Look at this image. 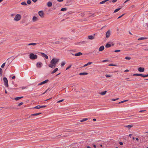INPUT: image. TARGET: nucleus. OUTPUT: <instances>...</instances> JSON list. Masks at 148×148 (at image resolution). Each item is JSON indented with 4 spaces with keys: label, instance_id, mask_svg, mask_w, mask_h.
I'll list each match as a JSON object with an SVG mask.
<instances>
[{
    "label": "nucleus",
    "instance_id": "1",
    "mask_svg": "<svg viewBox=\"0 0 148 148\" xmlns=\"http://www.w3.org/2000/svg\"><path fill=\"white\" fill-rule=\"evenodd\" d=\"M59 60V59L54 58H53L50 62L51 65H56L58 64ZM49 65H51V64Z\"/></svg>",
    "mask_w": 148,
    "mask_h": 148
},
{
    "label": "nucleus",
    "instance_id": "2",
    "mask_svg": "<svg viewBox=\"0 0 148 148\" xmlns=\"http://www.w3.org/2000/svg\"><path fill=\"white\" fill-rule=\"evenodd\" d=\"M29 58L31 59L34 60L36 59L37 58V55L31 53L29 55Z\"/></svg>",
    "mask_w": 148,
    "mask_h": 148
},
{
    "label": "nucleus",
    "instance_id": "3",
    "mask_svg": "<svg viewBox=\"0 0 148 148\" xmlns=\"http://www.w3.org/2000/svg\"><path fill=\"white\" fill-rule=\"evenodd\" d=\"M21 17L20 14H17L15 16L14 19L16 21H18L21 19Z\"/></svg>",
    "mask_w": 148,
    "mask_h": 148
},
{
    "label": "nucleus",
    "instance_id": "4",
    "mask_svg": "<svg viewBox=\"0 0 148 148\" xmlns=\"http://www.w3.org/2000/svg\"><path fill=\"white\" fill-rule=\"evenodd\" d=\"M3 80L4 83V85L6 87H8V80L7 78L4 77L3 78Z\"/></svg>",
    "mask_w": 148,
    "mask_h": 148
},
{
    "label": "nucleus",
    "instance_id": "5",
    "mask_svg": "<svg viewBox=\"0 0 148 148\" xmlns=\"http://www.w3.org/2000/svg\"><path fill=\"white\" fill-rule=\"evenodd\" d=\"M38 14L42 18L44 17V13L43 11H40L38 12Z\"/></svg>",
    "mask_w": 148,
    "mask_h": 148
},
{
    "label": "nucleus",
    "instance_id": "6",
    "mask_svg": "<svg viewBox=\"0 0 148 148\" xmlns=\"http://www.w3.org/2000/svg\"><path fill=\"white\" fill-rule=\"evenodd\" d=\"M111 34V32L110 30H108L106 32V37L108 38H109Z\"/></svg>",
    "mask_w": 148,
    "mask_h": 148
},
{
    "label": "nucleus",
    "instance_id": "7",
    "mask_svg": "<svg viewBox=\"0 0 148 148\" xmlns=\"http://www.w3.org/2000/svg\"><path fill=\"white\" fill-rule=\"evenodd\" d=\"M49 81V80L48 79H47L43 82H40V84H38V85H42L46 83L47 82Z\"/></svg>",
    "mask_w": 148,
    "mask_h": 148
},
{
    "label": "nucleus",
    "instance_id": "8",
    "mask_svg": "<svg viewBox=\"0 0 148 148\" xmlns=\"http://www.w3.org/2000/svg\"><path fill=\"white\" fill-rule=\"evenodd\" d=\"M133 76H141L142 77H144V75L142 74L136 73L133 75Z\"/></svg>",
    "mask_w": 148,
    "mask_h": 148
},
{
    "label": "nucleus",
    "instance_id": "9",
    "mask_svg": "<svg viewBox=\"0 0 148 148\" xmlns=\"http://www.w3.org/2000/svg\"><path fill=\"white\" fill-rule=\"evenodd\" d=\"M138 71L140 72H143L144 71V68L142 67L139 68L138 69Z\"/></svg>",
    "mask_w": 148,
    "mask_h": 148
},
{
    "label": "nucleus",
    "instance_id": "10",
    "mask_svg": "<svg viewBox=\"0 0 148 148\" xmlns=\"http://www.w3.org/2000/svg\"><path fill=\"white\" fill-rule=\"evenodd\" d=\"M104 49V47L103 46H101L99 49V50L100 51H103Z\"/></svg>",
    "mask_w": 148,
    "mask_h": 148
},
{
    "label": "nucleus",
    "instance_id": "11",
    "mask_svg": "<svg viewBox=\"0 0 148 148\" xmlns=\"http://www.w3.org/2000/svg\"><path fill=\"white\" fill-rule=\"evenodd\" d=\"M41 54L42 55V56L43 57H45L46 59H48V56L47 55H46L44 53H41Z\"/></svg>",
    "mask_w": 148,
    "mask_h": 148
},
{
    "label": "nucleus",
    "instance_id": "12",
    "mask_svg": "<svg viewBox=\"0 0 148 148\" xmlns=\"http://www.w3.org/2000/svg\"><path fill=\"white\" fill-rule=\"evenodd\" d=\"M82 53L81 52H79L77 53H75V54H74V55H75V56H81V55H82Z\"/></svg>",
    "mask_w": 148,
    "mask_h": 148
},
{
    "label": "nucleus",
    "instance_id": "13",
    "mask_svg": "<svg viewBox=\"0 0 148 148\" xmlns=\"http://www.w3.org/2000/svg\"><path fill=\"white\" fill-rule=\"evenodd\" d=\"M94 37L92 35H90L88 36V38L89 39L92 40L94 39Z\"/></svg>",
    "mask_w": 148,
    "mask_h": 148
},
{
    "label": "nucleus",
    "instance_id": "14",
    "mask_svg": "<svg viewBox=\"0 0 148 148\" xmlns=\"http://www.w3.org/2000/svg\"><path fill=\"white\" fill-rule=\"evenodd\" d=\"M88 74V73L86 72L81 73H79V75H85Z\"/></svg>",
    "mask_w": 148,
    "mask_h": 148
},
{
    "label": "nucleus",
    "instance_id": "15",
    "mask_svg": "<svg viewBox=\"0 0 148 148\" xmlns=\"http://www.w3.org/2000/svg\"><path fill=\"white\" fill-rule=\"evenodd\" d=\"M52 3L50 1H49L47 3V6L49 7H51L52 6Z\"/></svg>",
    "mask_w": 148,
    "mask_h": 148
},
{
    "label": "nucleus",
    "instance_id": "16",
    "mask_svg": "<svg viewBox=\"0 0 148 148\" xmlns=\"http://www.w3.org/2000/svg\"><path fill=\"white\" fill-rule=\"evenodd\" d=\"M38 18L37 17L34 16L33 17L32 20L33 22H35L37 21Z\"/></svg>",
    "mask_w": 148,
    "mask_h": 148
},
{
    "label": "nucleus",
    "instance_id": "17",
    "mask_svg": "<svg viewBox=\"0 0 148 148\" xmlns=\"http://www.w3.org/2000/svg\"><path fill=\"white\" fill-rule=\"evenodd\" d=\"M122 8V7L121 6L120 8L116 9L114 10V13H116L119 11Z\"/></svg>",
    "mask_w": 148,
    "mask_h": 148
},
{
    "label": "nucleus",
    "instance_id": "18",
    "mask_svg": "<svg viewBox=\"0 0 148 148\" xmlns=\"http://www.w3.org/2000/svg\"><path fill=\"white\" fill-rule=\"evenodd\" d=\"M147 39V38L146 37H140L138 39V40H142L146 39Z\"/></svg>",
    "mask_w": 148,
    "mask_h": 148
},
{
    "label": "nucleus",
    "instance_id": "19",
    "mask_svg": "<svg viewBox=\"0 0 148 148\" xmlns=\"http://www.w3.org/2000/svg\"><path fill=\"white\" fill-rule=\"evenodd\" d=\"M111 44L108 43L106 44V45L105 47L106 48H109V47H111Z\"/></svg>",
    "mask_w": 148,
    "mask_h": 148
},
{
    "label": "nucleus",
    "instance_id": "20",
    "mask_svg": "<svg viewBox=\"0 0 148 148\" xmlns=\"http://www.w3.org/2000/svg\"><path fill=\"white\" fill-rule=\"evenodd\" d=\"M23 97L22 96V97H16L14 99L15 100H16V101H17V100H18L20 99H21L22 98H23Z\"/></svg>",
    "mask_w": 148,
    "mask_h": 148
},
{
    "label": "nucleus",
    "instance_id": "21",
    "mask_svg": "<svg viewBox=\"0 0 148 148\" xmlns=\"http://www.w3.org/2000/svg\"><path fill=\"white\" fill-rule=\"evenodd\" d=\"M110 62V60H106L102 61H100V62Z\"/></svg>",
    "mask_w": 148,
    "mask_h": 148
},
{
    "label": "nucleus",
    "instance_id": "22",
    "mask_svg": "<svg viewBox=\"0 0 148 148\" xmlns=\"http://www.w3.org/2000/svg\"><path fill=\"white\" fill-rule=\"evenodd\" d=\"M58 70V68H56L55 69H54L52 72L51 73L53 74L55 73Z\"/></svg>",
    "mask_w": 148,
    "mask_h": 148
},
{
    "label": "nucleus",
    "instance_id": "23",
    "mask_svg": "<svg viewBox=\"0 0 148 148\" xmlns=\"http://www.w3.org/2000/svg\"><path fill=\"white\" fill-rule=\"evenodd\" d=\"M109 0H105L99 3V4H103V3H105L107 1H108Z\"/></svg>",
    "mask_w": 148,
    "mask_h": 148
},
{
    "label": "nucleus",
    "instance_id": "24",
    "mask_svg": "<svg viewBox=\"0 0 148 148\" xmlns=\"http://www.w3.org/2000/svg\"><path fill=\"white\" fill-rule=\"evenodd\" d=\"M41 114V112H40V113H38L34 114H32L31 116H37L39 114Z\"/></svg>",
    "mask_w": 148,
    "mask_h": 148
},
{
    "label": "nucleus",
    "instance_id": "25",
    "mask_svg": "<svg viewBox=\"0 0 148 148\" xmlns=\"http://www.w3.org/2000/svg\"><path fill=\"white\" fill-rule=\"evenodd\" d=\"M88 120L87 118H84L83 119L80 120V122H82L84 121H85Z\"/></svg>",
    "mask_w": 148,
    "mask_h": 148
},
{
    "label": "nucleus",
    "instance_id": "26",
    "mask_svg": "<svg viewBox=\"0 0 148 148\" xmlns=\"http://www.w3.org/2000/svg\"><path fill=\"white\" fill-rule=\"evenodd\" d=\"M34 108L39 109L40 108V106L38 105L34 107Z\"/></svg>",
    "mask_w": 148,
    "mask_h": 148
},
{
    "label": "nucleus",
    "instance_id": "27",
    "mask_svg": "<svg viewBox=\"0 0 148 148\" xmlns=\"http://www.w3.org/2000/svg\"><path fill=\"white\" fill-rule=\"evenodd\" d=\"M37 44V43H32L29 44L28 45L30 46L31 45H35Z\"/></svg>",
    "mask_w": 148,
    "mask_h": 148
},
{
    "label": "nucleus",
    "instance_id": "28",
    "mask_svg": "<svg viewBox=\"0 0 148 148\" xmlns=\"http://www.w3.org/2000/svg\"><path fill=\"white\" fill-rule=\"evenodd\" d=\"M21 4L22 5H27V3H26V2L25 1L21 3Z\"/></svg>",
    "mask_w": 148,
    "mask_h": 148
},
{
    "label": "nucleus",
    "instance_id": "29",
    "mask_svg": "<svg viewBox=\"0 0 148 148\" xmlns=\"http://www.w3.org/2000/svg\"><path fill=\"white\" fill-rule=\"evenodd\" d=\"M133 126L132 125H127L126 126H125V127H127L128 128V129H130V128L131 127H132Z\"/></svg>",
    "mask_w": 148,
    "mask_h": 148
},
{
    "label": "nucleus",
    "instance_id": "30",
    "mask_svg": "<svg viewBox=\"0 0 148 148\" xmlns=\"http://www.w3.org/2000/svg\"><path fill=\"white\" fill-rule=\"evenodd\" d=\"M93 63L91 62H89L88 63H84V65H90L91 64H92Z\"/></svg>",
    "mask_w": 148,
    "mask_h": 148
},
{
    "label": "nucleus",
    "instance_id": "31",
    "mask_svg": "<svg viewBox=\"0 0 148 148\" xmlns=\"http://www.w3.org/2000/svg\"><path fill=\"white\" fill-rule=\"evenodd\" d=\"M67 10V8H62L61 9V11H66Z\"/></svg>",
    "mask_w": 148,
    "mask_h": 148
},
{
    "label": "nucleus",
    "instance_id": "32",
    "mask_svg": "<svg viewBox=\"0 0 148 148\" xmlns=\"http://www.w3.org/2000/svg\"><path fill=\"white\" fill-rule=\"evenodd\" d=\"M106 91H105L103 92H101L100 94L102 95H104L106 93Z\"/></svg>",
    "mask_w": 148,
    "mask_h": 148
},
{
    "label": "nucleus",
    "instance_id": "33",
    "mask_svg": "<svg viewBox=\"0 0 148 148\" xmlns=\"http://www.w3.org/2000/svg\"><path fill=\"white\" fill-rule=\"evenodd\" d=\"M128 100H124V101H121L119 102V103H124V102H125L126 101H128Z\"/></svg>",
    "mask_w": 148,
    "mask_h": 148
},
{
    "label": "nucleus",
    "instance_id": "34",
    "mask_svg": "<svg viewBox=\"0 0 148 148\" xmlns=\"http://www.w3.org/2000/svg\"><path fill=\"white\" fill-rule=\"evenodd\" d=\"M2 73H3L2 69L1 68H0V75L1 76L2 75Z\"/></svg>",
    "mask_w": 148,
    "mask_h": 148
},
{
    "label": "nucleus",
    "instance_id": "35",
    "mask_svg": "<svg viewBox=\"0 0 148 148\" xmlns=\"http://www.w3.org/2000/svg\"><path fill=\"white\" fill-rule=\"evenodd\" d=\"M84 13H82L79 14V15H80L82 17H83L84 16Z\"/></svg>",
    "mask_w": 148,
    "mask_h": 148
},
{
    "label": "nucleus",
    "instance_id": "36",
    "mask_svg": "<svg viewBox=\"0 0 148 148\" xmlns=\"http://www.w3.org/2000/svg\"><path fill=\"white\" fill-rule=\"evenodd\" d=\"M125 58L126 60H130L131 59V58L127 56L125 57Z\"/></svg>",
    "mask_w": 148,
    "mask_h": 148
},
{
    "label": "nucleus",
    "instance_id": "37",
    "mask_svg": "<svg viewBox=\"0 0 148 148\" xmlns=\"http://www.w3.org/2000/svg\"><path fill=\"white\" fill-rule=\"evenodd\" d=\"M27 3L28 4H30L31 3V1L30 0H28L27 1Z\"/></svg>",
    "mask_w": 148,
    "mask_h": 148
},
{
    "label": "nucleus",
    "instance_id": "38",
    "mask_svg": "<svg viewBox=\"0 0 148 148\" xmlns=\"http://www.w3.org/2000/svg\"><path fill=\"white\" fill-rule=\"evenodd\" d=\"M65 64H66V62L65 61H63L62 62L61 65H65Z\"/></svg>",
    "mask_w": 148,
    "mask_h": 148
},
{
    "label": "nucleus",
    "instance_id": "39",
    "mask_svg": "<svg viewBox=\"0 0 148 148\" xmlns=\"http://www.w3.org/2000/svg\"><path fill=\"white\" fill-rule=\"evenodd\" d=\"M50 67L52 68H54L55 67V65H49Z\"/></svg>",
    "mask_w": 148,
    "mask_h": 148
},
{
    "label": "nucleus",
    "instance_id": "40",
    "mask_svg": "<svg viewBox=\"0 0 148 148\" xmlns=\"http://www.w3.org/2000/svg\"><path fill=\"white\" fill-rule=\"evenodd\" d=\"M143 49L144 50L148 51V48H144Z\"/></svg>",
    "mask_w": 148,
    "mask_h": 148
},
{
    "label": "nucleus",
    "instance_id": "41",
    "mask_svg": "<svg viewBox=\"0 0 148 148\" xmlns=\"http://www.w3.org/2000/svg\"><path fill=\"white\" fill-rule=\"evenodd\" d=\"M42 64L41 62H38L37 63L36 65H42Z\"/></svg>",
    "mask_w": 148,
    "mask_h": 148
},
{
    "label": "nucleus",
    "instance_id": "42",
    "mask_svg": "<svg viewBox=\"0 0 148 148\" xmlns=\"http://www.w3.org/2000/svg\"><path fill=\"white\" fill-rule=\"evenodd\" d=\"M86 42L85 41H82V42H79V43H82V44H84V43H86Z\"/></svg>",
    "mask_w": 148,
    "mask_h": 148
},
{
    "label": "nucleus",
    "instance_id": "43",
    "mask_svg": "<svg viewBox=\"0 0 148 148\" xmlns=\"http://www.w3.org/2000/svg\"><path fill=\"white\" fill-rule=\"evenodd\" d=\"M121 51V50H116L114 51V52H119Z\"/></svg>",
    "mask_w": 148,
    "mask_h": 148
},
{
    "label": "nucleus",
    "instance_id": "44",
    "mask_svg": "<svg viewBox=\"0 0 148 148\" xmlns=\"http://www.w3.org/2000/svg\"><path fill=\"white\" fill-rule=\"evenodd\" d=\"M64 101V99H62L58 101L57 103H60L63 101Z\"/></svg>",
    "mask_w": 148,
    "mask_h": 148
},
{
    "label": "nucleus",
    "instance_id": "45",
    "mask_svg": "<svg viewBox=\"0 0 148 148\" xmlns=\"http://www.w3.org/2000/svg\"><path fill=\"white\" fill-rule=\"evenodd\" d=\"M36 67L38 68H40L41 67V65H36Z\"/></svg>",
    "mask_w": 148,
    "mask_h": 148
},
{
    "label": "nucleus",
    "instance_id": "46",
    "mask_svg": "<svg viewBox=\"0 0 148 148\" xmlns=\"http://www.w3.org/2000/svg\"><path fill=\"white\" fill-rule=\"evenodd\" d=\"M60 42L59 41H57L55 42V44H59Z\"/></svg>",
    "mask_w": 148,
    "mask_h": 148
},
{
    "label": "nucleus",
    "instance_id": "47",
    "mask_svg": "<svg viewBox=\"0 0 148 148\" xmlns=\"http://www.w3.org/2000/svg\"><path fill=\"white\" fill-rule=\"evenodd\" d=\"M125 14H123L122 15H121V16H119V17H118V19H119V18H121L124 15H125Z\"/></svg>",
    "mask_w": 148,
    "mask_h": 148
},
{
    "label": "nucleus",
    "instance_id": "48",
    "mask_svg": "<svg viewBox=\"0 0 148 148\" xmlns=\"http://www.w3.org/2000/svg\"><path fill=\"white\" fill-rule=\"evenodd\" d=\"M23 104V102H21L20 103L18 104V106H20L22 105V104Z\"/></svg>",
    "mask_w": 148,
    "mask_h": 148
},
{
    "label": "nucleus",
    "instance_id": "49",
    "mask_svg": "<svg viewBox=\"0 0 148 148\" xmlns=\"http://www.w3.org/2000/svg\"><path fill=\"white\" fill-rule=\"evenodd\" d=\"M105 76L107 77H111L110 75H106Z\"/></svg>",
    "mask_w": 148,
    "mask_h": 148
},
{
    "label": "nucleus",
    "instance_id": "50",
    "mask_svg": "<svg viewBox=\"0 0 148 148\" xmlns=\"http://www.w3.org/2000/svg\"><path fill=\"white\" fill-rule=\"evenodd\" d=\"M119 99V98H117L116 99H112V101H116L117 100H118Z\"/></svg>",
    "mask_w": 148,
    "mask_h": 148
},
{
    "label": "nucleus",
    "instance_id": "51",
    "mask_svg": "<svg viewBox=\"0 0 148 148\" xmlns=\"http://www.w3.org/2000/svg\"><path fill=\"white\" fill-rule=\"evenodd\" d=\"M71 65H70L68 67H67L66 69V70H68L70 68H71Z\"/></svg>",
    "mask_w": 148,
    "mask_h": 148
},
{
    "label": "nucleus",
    "instance_id": "52",
    "mask_svg": "<svg viewBox=\"0 0 148 148\" xmlns=\"http://www.w3.org/2000/svg\"><path fill=\"white\" fill-rule=\"evenodd\" d=\"M94 14H92L91 15H90V16H89V17H91V16H92V17H94V16H95L94 15Z\"/></svg>",
    "mask_w": 148,
    "mask_h": 148
},
{
    "label": "nucleus",
    "instance_id": "53",
    "mask_svg": "<svg viewBox=\"0 0 148 148\" xmlns=\"http://www.w3.org/2000/svg\"><path fill=\"white\" fill-rule=\"evenodd\" d=\"M117 1V0H113L112 1V2H113V3H114V2H116Z\"/></svg>",
    "mask_w": 148,
    "mask_h": 148
},
{
    "label": "nucleus",
    "instance_id": "54",
    "mask_svg": "<svg viewBox=\"0 0 148 148\" xmlns=\"http://www.w3.org/2000/svg\"><path fill=\"white\" fill-rule=\"evenodd\" d=\"M46 107V106H40V108H44Z\"/></svg>",
    "mask_w": 148,
    "mask_h": 148
},
{
    "label": "nucleus",
    "instance_id": "55",
    "mask_svg": "<svg viewBox=\"0 0 148 148\" xmlns=\"http://www.w3.org/2000/svg\"><path fill=\"white\" fill-rule=\"evenodd\" d=\"M70 51L72 52H75L76 51V50H70Z\"/></svg>",
    "mask_w": 148,
    "mask_h": 148
},
{
    "label": "nucleus",
    "instance_id": "56",
    "mask_svg": "<svg viewBox=\"0 0 148 148\" xmlns=\"http://www.w3.org/2000/svg\"><path fill=\"white\" fill-rule=\"evenodd\" d=\"M32 1L33 2L35 3L37 2L38 0H32Z\"/></svg>",
    "mask_w": 148,
    "mask_h": 148
},
{
    "label": "nucleus",
    "instance_id": "57",
    "mask_svg": "<svg viewBox=\"0 0 148 148\" xmlns=\"http://www.w3.org/2000/svg\"><path fill=\"white\" fill-rule=\"evenodd\" d=\"M135 7V6L134 5H132L131 6V7L132 8H134Z\"/></svg>",
    "mask_w": 148,
    "mask_h": 148
},
{
    "label": "nucleus",
    "instance_id": "58",
    "mask_svg": "<svg viewBox=\"0 0 148 148\" xmlns=\"http://www.w3.org/2000/svg\"><path fill=\"white\" fill-rule=\"evenodd\" d=\"M129 71V70L127 69H126L124 71L125 72H128Z\"/></svg>",
    "mask_w": 148,
    "mask_h": 148
},
{
    "label": "nucleus",
    "instance_id": "59",
    "mask_svg": "<svg viewBox=\"0 0 148 148\" xmlns=\"http://www.w3.org/2000/svg\"><path fill=\"white\" fill-rule=\"evenodd\" d=\"M145 110H140L139 112H143L145 111Z\"/></svg>",
    "mask_w": 148,
    "mask_h": 148
},
{
    "label": "nucleus",
    "instance_id": "60",
    "mask_svg": "<svg viewBox=\"0 0 148 148\" xmlns=\"http://www.w3.org/2000/svg\"><path fill=\"white\" fill-rule=\"evenodd\" d=\"M58 2H61L63 0H57Z\"/></svg>",
    "mask_w": 148,
    "mask_h": 148
},
{
    "label": "nucleus",
    "instance_id": "61",
    "mask_svg": "<svg viewBox=\"0 0 148 148\" xmlns=\"http://www.w3.org/2000/svg\"><path fill=\"white\" fill-rule=\"evenodd\" d=\"M144 77H148V74H147L146 75H144Z\"/></svg>",
    "mask_w": 148,
    "mask_h": 148
},
{
    "label": "nucleus",
    "instance_id": "62",
    "mask_svg": "<svg viewBox=\"0 0 148 148\" xmlns=\"http://www.w3.org/2000/svg\"><path fill=\"white\" fill-rule=\"evenodd\" d=\"M119 144H120V145H122L123 144V143L122 142H120L119 143Z\"/></svg>",
    "mask_w": 148,
    "mask_h": 148
},
{
    "label": "nucleus",
    "instance_id": "63",
    "mask_svg": "<svg viewBox=\"0 0 148 148\" xmlns=\"http://www.w3.org/2000/svg\"><path fill=\"white\" fill-rule=\"evenodd\" d=\"M93 147L95 148H96L97 147L95 145H93Z\"/></svg>",
    "mask_w": 148,
    "mask_h": 148
},
{
    "label": "nucleus",
    "instance_id": "64",
    "mask_svg": "<svg viewBox=\"0 0 148 148\" xmlns=\"http://www.w3.org/2000/svg\"><path fill=\"white\" fill-rule=\"evenodd\" d=\"M15 78V76H13L12 77V79H14Z\"/></svg>",
    "mask_w": 148,
    "mask_h": 148
}]
</instances>
